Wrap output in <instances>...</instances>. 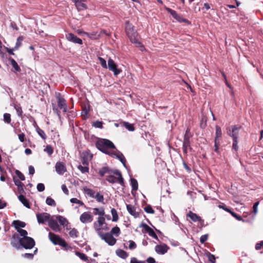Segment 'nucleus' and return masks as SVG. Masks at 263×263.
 I'll list each match as a JSON object with an SVG mask.
<instances>
[{"mask_svg":"<svg viewBox=\"0 0 263 263\" xmlns=\"http://www.w3.org/2000/svg\"><path fill=\"white\" fill-rule=\"evenodd\" d=\"M230 214L232 215V216H233L234 218H235L237 220H238L239 221H245V220L241 218V217L240 216L238 215L237 214H236L235 213H234L232 211Z\"/></svg>","mask_w":263,"mask_h":263,"instance_id":"obj_55","label":"nucleus"},{"mask_svg":"<svg viewBox=\"0 0 263 263\" xmlns=\"http://www.w3.org/2000/svg\"><path fill=\"white\" fill-rule=\"evenodd\" d=\"M50 215L47 213H38L36 214V218L39 223H45L50 220Z\"/></svg>","mask_w":263,"mask_h":263,"instance_id":"obj_11","label":"nucleus"},{"mask_svg":"<svg viewBox=\"0 0 263 263\" xmlns=\"http://www.w3.org/2000/svg\"><path fill=\"white\" fill-rule=\"evenodd\" d=\"M107 68H108L109 70L112 71L114 72V74L115 76H118L121 72V70L117 68V64L111 58H109L108 60Z\"/></svg>","mask_w":263,"mask_h":263,"instance_id":"obj_8","label":"nucleus"},{"mask_svg":"<svg viewBox=\"0 0 263 263\" xmlns=\"http://www.w3.org/2000/svg\"><path fill=\"white\" fill-rule=\"evenodd\" d=\"M145 211L149 214H154L155 213L154 210L152 209L151 205H147L144 208Z\"/></svg>","mask_w":263,"mask_h":263,"instance_id":"obj_52","label":"nucleus"},{"mask_svg":"<svg viewBox=\"0 0 263 263\" xmlns=\"http://www.w3.org/2000/svg\"><path fill=\"white\" fill-rule=\"evenodd\" d=\"M4 121L8 123L9 124L11 123V115L10 114L8 113H5L4 114Z\"/></svg>","mask_w":263,"mask_h":263,"instance_id":"obj_47","label":"nucleus"},{"mask_svg":"<svg viewBox=\"0 0 263 263\" xmlns=\"http://www.w3.org/2000/svg\"><path fill=\"white\" fill-rule=\"evenodd\" d=\"M18 198L25 206L28 209L30 208V203L28 200L26 199L24 195H20L18 197Z\"/></svg>","mask_w":263,"mask_h":263,"instance_id":"obj_25","label":"nucleus"},{"mask_svg":"<svg viewBox=\"0 0 263 263\" xmlns=\"http://www.w3.org/2000/svg\"><path fill=\"white\" fill-rule=\"evenodd\" d=\"M259 203V201H257V202H256L254 205H253V213L255 215H256L257 213V212H258V205Z\"/></svg>","mask_w":263,"mask_h":263,"instance_id":"obj_60","label":"nucleus"},{"mask_svg":"<svg viewBox=\"0 0 263 263\" xmlns=\"http://www.w3.org/2000/svg\"><path fill=\"white\" fill-rule=\"evenodd\" d=\"M111 214L112 216V221H117L118 220V215L116 210L114 208L111 209Z\"/></svg>","mask_w":263,"mask_h":263,"instance_id":"obj_38","label":"nucleus"},{"mask_svg":"<svg viewBox=\"0 0 263 263\" xmlns=\"http://www.w3.org/2000/svg\"><path fill=\"white\" fill-rule=\"evenodd\" d=\"M98 235L102 240H104L109 246H112L117 242V239L109 233H103L101 232H99Z\"/></svg>","mask_w":263,"mask_h":263,"instance_id":"obj_5","label":"nucleus"},{"mask_svg":"<svg viewBox=\"0 0 263 263\" xmlns=\"http://www.w3.org/2000/svg\"><path fill=\"white\" fill-rule=\"evenodd\" d=\"M48 226L53 231L55 232H59L61 230V228L58 224L57 220L52 218L49 220Z\"/></svg>","mask_w":263,"mask_h":263,"instance_id":"obj_14","label":"nucleus"},{"mask_svg":"<svg viewBox=\"0 0 263 263\" xmlns=\"http://www.w3.org/2000/svg\"><path fill=\"white\" fill-rule=\"evenodd\" d=\"M66 38L68 41L73 43L78 44L80 45H82L83 43L82 40L81 39L77 37L72 33L67 34L66 35Z\"/></svg>","mask_w":263,"mask_h":263,"instance_id":"obj_12","label":"nucleus"},{"mask_svg":"<svg viewBox=\"0 0 263 263\" xmlns=\"http://www.w3.org/2000/svg\"><path fill=\"white\" fill-rule=\"evenodd\" d=\"M69 234L70 236L72 238H77L78 236V231L75 228L72 229Z\"/></svg>","mask_w":263,"mask_h":263,"instance_id":"obj_42","label":"nucleus"},{"mask_svg":"<svg viewBox=\"0 0 263 263\" xmlns=\"http://www.w3.org/2000/svg\"><path fill=\"white\" fill-rule=\"evenodd\" d=\"M86 0H74V5L78 11H82L87 9L85 3Z\"/></svg>","mask_w":263,"mask_h":263,"instance_id":"obj_18","label":"nucleus"},{"mask_svg":"<svg viewBox=\"0 0 263 263\" xmlns=\"http://www.w3.org/2000/svg\"><path fill=\"white\" fill-rule=\"evenodd\" d=\"M216 128V136L215 138V141H220V139L222 136V131L221 129V128L218 126L216 125L215 127Z\"/></svg>","mask_w":263,"mask_h":263,"instance_id":"obj_30","label":"nucleus"},{"mask_svg":"<svg viewBox=\"0 0 263 263\" xmlns=\"http://www.w3.org/2000/svg\"><path fill=\"white\" fill-rule=\"evenodd\" d=\"M98 59L102 67L105 69L107 68V65L106 64V60L101 57H99Z\"/></svg>","mask_w":263,"mask_h":263,"instance_id":"obj_50","label":"nucleus"},{"mask_svg":"<svg viewBox=\"0 0 263 263\" xmlns=\"http://www.w3.org/2000/svg\"><path fill=\"white\" fill-rule=\"evenodd\" d=\"M112 171L113 170H110L107 167H103L99 170V173L101 177H102V176H104L105 174H107V175H108V174L112 173Z\"/></svg>","mask_w":263,"mask_h":263,"instance_id":"obj_28","label":"nucleus"},{"mask_svg":"<svg viewBox=\"0 0 263 263\" xmlns=\"http://www.w3.org/2000/svg\"><path fill=\"white\" fill-rule=\"evenodd\" d=\"M208 235L207 234L202 235L200 238V241L201 243H204L208 239Z\"/></svg>","mask_w":263,"mask_h":263,"instance_id":"obj_63","label":"nucleus"},{"mask_svg":"<svg viewBox=\"0 0 263 263\" xmlns=\"http://www.w3.org/2000/svg\"><path fill=\"white\" fill-rule=\"evenodd\" d=\"M20 244L26 249H32L35 245L34 239L30 237H22L19 240Z\"/></svg>","mask_w":263,"mask_h":263,"instance_id":"obj_6","label":"nucleus"},{"mask_svg":"<svg viewBox=\"0 0 263 263\" xmlns=\"http://www.w3.org/2000/svg\"><path fill=\"white\" fill-rule=\"evenodd\" d=\"M57 219L58 220L60 223V225L61 226H65L68 223L67 220L62 216L59 215L57 216Z\"/></svg>","mask_w":263,"mask_h":263,"instance_id":"obj_32","label":"nucleus"},{"mask_svg":"<svg viewBox=\"0 0 263 263\" xmlns=\"http://www.w3.org/2000/svg\"><path fill=\"white\" fill-rule=\"evenodd\" d=\"M93 213L96 215H99V216H104L105 215L104 209L103 207L99 208H96L93 209Z\"/></svg>","mask_w":263,"mask_h":263,"instance_id":"obj_29","label":"nucleus"},{"mask_svg":"<svg viewBox=\"0 0 263 263\" xmlns=\"http://www.w3.org/2000/svg\"><path fill=\"white\" fill-rule=\"evenodd\" d=\"M169 249V247L165 243L156 246L155 250L158 254L163 255L166 253Z\"/></svg>","mask_w":263,"mask_h":263,"instance_id":"obj_13","label":"nucleus"},{"mask_svg":"<svg viewBox=\"0 0 263 263\" xmlns=\"http://www.w3.org/2000/svg\"><path fill=\"white\" fill-rule=\"evenodd\" d=\"M96 200L99 202H103L104 201V197L103 195L99 193H97L96 194H95V197H94Z\"/></svg>","mask_w":263,"mask_h":263,"instance_id":"obj_44","label":"nucleus"},{"mask_svg":"<svg viewBox=\"0 0 263 263\" xmlns=\"http://www.w3.org/2000/svg\"><path fill=\"white\" fill-rule=\"evenodd\" d=\"M130 263H145V261L139 260L136 257H132L130 259Z\"/></svg>","mask_w":263,"mask_h":263,"instance_id":"obj_59","label":"nucleus"},{"mask_svg":"<svg viewBox=\"0 0 263 263\" xmlns=\"http://www.w3.org/2000/svg\"><path fill=\"white\" fill-rule=\"evenodd\" d=\"M126 209L128 213L134 217L137 218L139 217V212L136 211V208L134 205L132 204H127Z\"/></svg>","mask_w":263,"mask_h":263,"instance_id":"obj_21","label":"nucleus"},{"mask_svg":"<svg viewBox=\"0 0 263 263\" xmlns=\"http://www.w3.org/2000/svg\"><path fill=\"white\" fill-rule=\"evenodd\" d=\"M13 224L15 228V229L18 232V230H21V228H24L26 226L25 222L23 221H21L20 220H14L13 221Z\"/></svg>","mask_w":263,"mask_h":263,"instance_id":"obj_24","label":"nucleus"},{"mask_svg":"<svg viewBox=\"0 0 263 263\" xmlns=\"http://www.w3.org/2000/svg\"><path fill=\"white\" fill-rule=\"evenodd\" d=\"M186 217L190 218L193 222H201L203 221L199 216L192 211H190L187 214Z\"/></svg>","mask_w":263,"mask_h":263,"instance_id":"obj_23","label":"nucleus"},{"mask_svg":"<svg viewBox=\"0 0 263 263\" xmlns=\"http://www.w3.org/2000/svg\"><path fill=\"white\" fill-rule=\"evenodd\" d=\"M124 126L129 131H134L135 130V127L133 124L129 123L128 122H124L123 123Z\"/></svg>","mask_w":263,"mask_h":263,"instance_id":"obj_40","label":"nucleus"},{"mask_svg":"<svg viewBox=\"0 0 263 263\" xmlns=\"http://www.w3.org/2000/svg\"><path fill=\"white\" fill-rule=\"evenodd\" d=\"M165 9L175 19L178 16V14L175 11L168 7H165Z\"/></svg>","mask_w":263,"mask_h":263,"instance_id":"obj_45","label":"nucleus"},{"mask_svg":"<svg viewBox=\"0 0 263 263\" xmlns=\"http://www.w3.org/2000/svg\"><path fill=\"white\" fill-rule=\"evenodd\" d=\"M80 220L83 223H90L93 220V216L90 212H85L81 215Z\"/></svg>","mask_w":263,"mask_h":263,"instance_id":"obj_9","label":"nucleus"},{"mask_svg":"<svg viewBox=\"0 0 263 263\" xmlns=\"http://www.w3.org/2000/svg\"><path fill=\"white\" fill-rule=\"evenodd\" d=\"M23 40V36H19L17 39L16 43L15 44V46H14V49H18V48L21 46L22 45V42Z\"/></svg>","mask_w":263,"mask_h":263,"instance_id":"obj_48","label":"nucleus"},{"mask_svg":"<svg viewBox=\"0 0 263 263\" xmlns=\"http://www.w3.org/2000/svg\"><path fill=\"white\" fill-rule=\"evenodd\" d=\"M142 227L144 228L145 232L151 237L155 238V239L159 240L158 238L152 228L149 227L146 224H143Z\"/></svg>","mask_w":263,"mask_h":263,"instance_id":"obj_20","label":"nucleus"},{"mask_svg":"<svg viewBox=\"0 0 263 263\" xmlns=\"http://www.w3.org/2000/svg\"><path fill=\"white\" fill-rule=\"evenodd\" d=\"M78 168L81 171L82 173H88L89 171L88 166L79 165L78 166Z\"/></svg>","mask_w":263,"mask_h":263,"instance_id":"obj_37","label":"nucleus"},{"mask_svg":"<svg viewBox=\"0 0 263 263\" xmlns=\"http://www.w3.org/2000/svg\"><path fill=\"white\" fill-rule=\"evenodd\" d=\"M15 109L16 110L17 115L19 117L22 116L23 111L21 106L20 104H15L14 106Z\"/></svg>","mask_w":263,"mask_h":263,"instance_id":"obj_41","label":"nucleus"},{"mask_svg":"<svg viewBox=\"0 0 263 263\" xmlns=\"http://www.w3.org/2000/svg\"><path fill=\"white\" fill-rule=\"evenodd\" d=\"M48 237L49 240L54 245H59L62 247H66L67 244L66 242L61 238L59 235H56L51 232L48 234Z\"/></svg>","mask_w":263,"mask_h":263,"instance_id":"obj_4","label":"nucleus"},{"mask_svg":"<svg viewBox=\"0 0 263 263\" xmlns=\"http://www.w3.org/2000/svg\"><path fill=\"white\" fill-rule=\"evenodd\" d=\"M93 126L96 127V128H102V122L101 121H97L93 123L92 124Z\"/></svg>","mask_w":263,"mask_h":263,"instance_id":"obj_53","label":"nucleus"},{"mask_svg":"<svg viewBox=\"0 0 263 263\" xmlns=\"http://www.w3.org/2000/svg\"><path fill=\"white\" fill-rule=\"evenodd\" d=\"M182 149L184 153L185 154L187 153L189 149H191L190 137L186 134H185L184 136Z\"/></svg>","mask_w":263,"mask_h":263,"instance_id":"obj_17","label":"nucleus"},{"mask_svg":"<svg viewBox=\"0 0 263 263\" xmlns=\"http://www.w3.org/2000/svg\"><path fill=\"white\" fill-rule=\"evenodd\" d=\"M20 239L18 238V234H13L12 236L11 241V245L14 247L17 248V247L20 243V241H19Z\"/></svg>","mask_w":263,"mask_h":263,"instance_id":"obj_26","label":"nucleus"},{"mask_svg":"<svg viewBox=\"0 0 263 263\" xmlns=\"http://www.w3.org/2000/svg\"><path fill=\"white\" fill-rule=\"evenodd\" d=\"M36 130L37 134L40 135V136L42 139H43L44 140H45L46 139V138H47L46 135L42 129H41L39 127H37L36 129Z\"/></svg>","mask_w":263,"mask_h":263,"instance_id":"obj_39","label":"nucleus"},{"mask_svg":"<svg viewBox=\"0 0 263 263\" xmlns=\"http://www.w3.org/2000/svg\"><path fill=\"white\" fill-rule=\"evenodd\" d=\"M129 245V249L130 250H133L136 248L137 245L136 243L133 240H129L128 241Z\"/></svg>","mask_w":263,"mask_h":263,"instance_id":"obj_57","label":"nucleus"},{"mask_svg":"<svg viewBox=\"0 0 263 263\" xmlns=\"http://www.w3.org/2000/svg\"><path fill=\"white\" fill-rule=\"evenodd\" d=\"M111 156L118 159L123 164V166L126 167V159L124 155L120 152L118 151H114L111 154Z\"/></svg>","mask_w":263,"mask_h":263,"instance_id":"obj_15","label":"nucleus"},{"mask_svg":"<svg viewBox=\"0 0 263 263\" xmlns=\"http://www.w3.org/2000/svg\"><path fill=\"white\" fill-rule=\"evenodd\" d=\"M55 168L57 173L62 175L66 171V168L64 164L61 162H57L55 164Z\"/></svg>","mask_w":263,"mask_h":263,"instance_id":"obj_19","label":"nucleus"},{"mask_svg":"<svg viewBox=\"0 0 263 263\" xmlns=\"http://www.w3.org/2000/svg\"><path fill=\"white\" fill-rule=\"evenodd\" d=\"M116 253L118 257L122 259H126L128 256V253L122 249H117L116 251Z\"/></svg>","mask_w":263,"mask_h":263,"instance_id":"obj_27","label":"nucleus"},{"mask_svg":"<svg viewBox=\"0 0 263 263\" xmlns=\"http://www.w3.org/2000/svg\"><path fill=\"white\" fill-rule=\"evenodd\" d=\"M218 207H219L220 209H223V210H224L225 211L229 212V213H231V212H232V211H231L230 209H229V208H228L227 207H226V206L224 205V204H223V203H222V204H219V205H218Z\"/></svg>","mask_w":263,"mask_h":263,"instance_id":"obj_61","label":"nucleus"},{"mask_svg":"<svg viewBox=\"0 0 263 263\" xmlns=\"http://www.w3.org/2000/svg\"><path fill=\"white\" fill-rule=\"evenodd\" d=\"M46 203L50 206H55L56 205L55 201L52 198L49 197L46 198Z\"/></svg>","mask_w":263,"mask_h":263,"instance_id":"obj_43","label":"nucleus"},{"mask_svg":"<svg viewBox=\"0 0 263 263\" xmlns=\"http://www.w3.org/2000/svg\"><path fill=\"white\" fill-rule=\"evenodd\" d=\"M37 190L39 192H43L45 190V186L43 183H40L37 184Z\"/></svg>","mask_w":263,"mask_h":263,"instance_id":"obj_56","label":"nucleus"},{"mask_svg":"<svg viewBox=\"0 0 263 263\" xmlns=\"http://www.w3.org/2000/svg\"><path fill=\"white\" fill-rule=\"evenodd\" d=\"M105 219L104 216H99L97 219V222H95L93 227L98 234L101 232V227L105 223Z\"/></svg>","mask_w":263,"mask_h":263,"instance_id":"obj_10","label":"nucleus"},{"mask_svg":"<svg viewBox=\"0 0 263 263\" xmlns=\"http://www.w3.org/2000/svg\"><path fill=\"white\" fill-rule=\"evenodd\" d=\"M214 142H215L214 151H215V152L218 153H219V144H220V141H215Z\"/></svg>","mask_w":263,"mask_h":263,"instance_id":"obj_62","label":"nucleus"},{"mask_svg":"<svg viewBox=\"0 0 263 263\" xmlns=\"http://www.w3.org/2000/svg\"><path fill=\"white\" fill-rule=\"evenodd\" d=\"M70 201L72 203L78 204L81 206L84 205V203L82 201L76 198H72L70 199Z\"/></svg>","mask_w":263,"mask_h":263,"instance_id":"obj_49","label":"nucleus"},{"mask_svg":"<svg viewBox=\"0 0 263 263\" xmlns=\"http://www.w3.org/2000/svg\"><path fill=\"white\" fill-rule=\"evenodd\" d=\"M106 180L112 184L119 183L121 185H124V179L122 176V174L121 172L117 170L112 171V173L107 175Z\"/></svg>","mask_w":263,"mask_h":263,"instance_id":"obj_3","label":"nucleus"},{"mask_svg":"<svg viewBox=\"0 0 263 263\" xmlns=\"http://www.w3.org/2000/svg\"><path fill=\"white\" fill-rule=\"evenodd\" d=\"M125 31L127 35L133 43L135 44L137 46H140L141 51L145 50L144 47L141 45V43L138 40V34L135 29L134 26L128 22H126Z\"/></svg>","mask_w":263,"mask_h":263,"instance_id":"obj_1","label":"nucleus"},{"mask_svg":"<svg viewBox=\"0 0 263 263\" xmlns=\"http://www.w3.org/2000/svg\"><path fill=\"white\" fill-rule=\"evenodd\" d=\"M231 128V129L230 128L228 129V135L233 138V140L237 139L239 127L235 125L232 126Z\"/></svg>","mask_w":263,"mask_h":263,"instance_id":"obj_16","label":"nucleus"},{"mask_svg":"<svg viewBox=\"0 0 263 263\" xmlns=\"http://www.w3.org/2000/svg\"><path fill=\"white\" fill-rule=\"evenodd\" d=\"M84 193L87 196L93 198L95 197V192L92 189H89L87 187H85L83 188Z\"/></svg>","mask_w":263,"mask_h":263,"instance_id":"obj_31","label":"nucleus"},{"mask_svg":"<svg viewBox=\"0 0 263 263\" xmlns=\"http://www.w3.org/2000/svg\"><path fill=\"white\" fill-rule=\"evenodd\" d=\"M263 248V241H261L259 243H257L255 245V249L257 250H259L261 248Z\"/></svg>","mask_w":263,"mask_h":263,"instance_id":"obj_64","label":"nucleus"},{"mask_svg":"<svg viewBox=\"0 0 263 263\" xmlns=\"http://www.w3.org/2000/svg\"><path fill=\"white\" fill-rule=\"evenodd\" d=\"M109 233L111 234L112 235H115L116 236H118L120 233V228L117 226L115 227L111 230Z\"/></svg>","mask_w":263,"mask_h":263,"instance_id":"obj_36","label":"nucleus"},{"mask_svg":"<svg viewBox=\"0 0 263 263\" xmlns=\"http://www.w3.org/2000/svg\"><path fill=\"white\" fill-rule=\"evenodd\" d=\"M11 61V65L12 67L14 68L16 72H20L21 71V69L18 65L17 62L13 59H10Z\"/></svg>","mask_w":263,"mask_h":263,"instance_id":"obj_35","label":"nucleus"},{"mask_svg":"<svg viewBox=\"0 0 263 263\" xmlns=\"http://www.w3.org/2000/svg\"><path fill=\"white\" fill-rule=\"evenodd\" d=\"M44 151L46 152L49 156H51L53 153V148L50 145H48L46 146L44 149Z\"/></svg>","mask_w":263,"mask_h":263,"instance_id":"obj_46","label":"nucleus"},{"mask_svg":"<svg viewBox=\"0 0 263 263\" xmlns=\"http://www.w3.org/2000/svg\"><path fill=\"white\" fill-rule=\"evenodd\" d=\"M52 109L53 111L57 114L59 118H60V111L58 109L55 104H52Z\"/></svg>","mask_w":263,"mask_h":263,"instance_id":"obj_58","label":"nucleus"},{"mask_svg":"<svg viewBox=\"0 0 263 263\" xmlns=\"http://www.w3.org/2000/svg\"><path fill=\"white\" fill-rule=\"evenodd\" d=\"M17 232L23 237H28V236H27L28 233L26 230H25L24 229H21V230H18V231Z\"/></svg>","mask_w":263,"mask_h":263,"instance_id":"obj_54","label":"nucleus"},{"mask_svg":"<svg viewBox=\"0 0 263 263\" xmlns=\"http://www.w3.org/2000/svg\"><path fill=\"white\" fill-rule=\"evenodd\" d=\"M55 97L57 101L58 107L61 110H62L63 112H67L68 106L65 99L59 92L55 93Z\"/></svg>","mask_w":263,"mask_h":263,"instance_id":"obj_7","label":"nucleus"},{"mask_svg":"<svg viewBox=\"0 0 263 263\" xmlns=\"http://www.w3.org/2000/svg\"><path fill=\"white\" fill-rule=\"evenodd\" d=\"M130 184L132 187V190H134L135 191H137L138 189V184L137 181L135 179H130Z\"/></svg>","mask_w":263,"mask_h":263,"instance_id":"obj_33","label":"nucleus"},{"mask_svg":"<svg viewBox=\"0 0 263 263\" xmlns=\"http://www.w3.org/2000/svg\"><path fill=\"white\" fill-rule=\"evenodd\" d=\"M75 254L82 260L85 261H88V257L86 255V254H85L83 253L78 252V251L76 252Z\"/></svg>","mask_w":263,"mask_h":263,"instance_id":"obj_34","label":"nucleus"},{"mask_svg":"<svg viewBox=\"0 0 263 263\" xmlns=\"http://www.w3.org/2000/svg\"><path fill=\"white\" fill-rule=\"evenodd\" d=\"M15 174H16V176L18 177V178L21 180H22V181L25 180V177L24 176V175L20 171H19L18 170H16Z\"/></svg>","mask_w":263,"mask_h":263,"instance_id":"obj_51","label":"nucleus"},{"mask_svg":"<svg viewBox=\"0 0 263 263\" xmlns=\"http://www.w3.org/2000/svg\"><path fill=\"white\" fill-rule=\"evenodd\" d=\"M84 156L82 159V164L83 165L88 166V160H91L93 157L92 154L89 152H85L83 153Z\"/></svg>","mask_w":263,"mask_h":263,"instance_id":"obj_22","label":"nucleus"},{"mask_svg":"<svg viewBox=\"0 0 263 263\" xmlns=\"http://www.w3.org/2000/svg\"><path fill=\"white\" fill-rule=\"evenodd\" d=\"M96 146L100 151L110 156L113 153L110 149H116L114 144L108 139H102L98 141L96 143Z\"/></svg>","mask_w":263,"mask_h":263,"instance_id":"obj_2","label":"nucleus"}]
</instances>
